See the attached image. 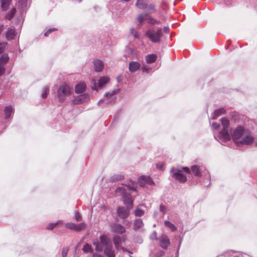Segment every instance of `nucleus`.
<instances>
[{"instance_id": "45", "label": "nucleus", "mask_w": 257, "mask_h": 257, "mask_svg": "<svg viewBox=\"0 0 257 257\" xmlns=\"http://www.w3.org/2000/svg\"><path fill=\"white\" fill-rule=\"evenodd\" d=\"M165 254V252L164 251H159V252H158L157 253H156L155 254V256L154 257H162V256H163Z\"/></svg>"}, {"instance_id": "58", "label": "nucleus", "mask_w": 257, "mask_h": 257, "mask_svg": "<svg viewBox=\"0 0 257 257\" xmlns=\"http://www.w3.org/2000/svg\"><path fill=\"white\" fill-rule=\"evenodd\" d=\"M2 30H3V29H2V27H0V34H1V33L2 32Z\"/></svg>"}, {"instance_id": "51", "label": "nucleus", "mask_w": 257, "mask_h": 257, "mask_svg": "<svg viewBox=\"0 0 257 257\" xmlns=\"http://www.w3.org/2000/svg\"><path fill=\"white\" fill-rule=\"evenodd\" d=\"M165 206H164L163 205H160V211L162 212H163V214L165 213Z\"/></svg>"}, {"instance_id": "22", "label": "nucleus", "mask_w": 257, "mask_h": 257, "mask_svg": "<svg viewBox=\"0 0 257 257\" xmlns=\"http://www.w3.org/2000/svg\"><path fill=\"white\" fill-rule=\"evenodd\" d=\"M86 84L84 82H80L76 85L75 92L77 93H81L85 90Z\"/></svg>"}, {"instance_id": "31", "label": "nucleus", "mask_w": 257, "mask_h": 257, "mask_svg": "<svg viewBox=\"0 0 257 257\" xmlns=\"http://www.w3.org/2000/svg\"><path fill=\"white\" fill-rule=\"evenodd\" d=\"M164 224L166 227L169 228L172 231H174L177 229V227L175 225L169 221H165Z\"/></svg>"}, {"instance_id": "21", "label": "nucleus", "mask_w": 257, "mask_h": 257, "mask_svg": "<svg viewBox=\"0 0 257 257\" xmlns=\"http://www.w3.org/2000/svg\"><path fill=\"white\" fill-rule=\"evenodd\" d=\"M144 226V223L142 219H137L134 221V228L135 230H140Z\"/></svg>"}, {"instance_id": "20", "label": "nucleus", "mask_w": 257, "mask_h": 257, "mask_svg": "<svg viewBox=\"0 0 257 257\" xmlns=\"http://www.w3.org/2000/svg\"><path fill=\"white\" fill-rule=\"evenodd\" d=\"M15 30L13 28H9L6 33V38L9 40L13 39L15 37Z\"/></svg>"}, {"instance_id": "25", "label": "nucleus", "mask_w": 257, "mask_h": 257, "mask_svg": "<svg viewBox=\"0 0 257 257\" xmlns=\"http://www.w3.org/2000/svg\"><path fill=\"white\" fill-rule=\"evenodd\" d=\"M157 56L156 54H150L146 56L145 59L146 62L151 64L155 62L157 59Z\"/></svg>"}, {"instance_id": "4", "label": "nucleus", "mask_w": 257, "mask_h": 257, "mask_svg": "<svg viewBox=\"0 0 257 257\" xmlns=\"http://www.w3.org/2000/svg\"><path fill=\"white\" fill-rule=\"evenodd\" d=\"M100 241L104 246V253L107 257H115V253L113 249L112 243L105 235H102L100 237Z\"/></svg>"}, {"instance_id": "54", "label": "nucleus", "mask_w": 257, "mask_h": 257, "mask_svg": "<svg viewBox=\"0 0 257 257\" xmlns=\"http://www.w3.org/2000/svg\"><path fill=\"white\" fill-rule=\"evenodd\" d=\"M164 31L165 33H168L169 32V28L168 27H165L164 28Z\"/></svg>"}, {"instance_id": "49", "label": "nucleus", "mask_w": 257, "mask_h": 257, "mask_svg": "<svg viewBox=\"0 0 257 257\" xmlns=\"http://www.w3.org/2000/svg\"><path fill=\"white\" fill-rule=\"evenodd\" d=\"M147 8H148V10L149 11V12H151L153 11L154 9V6L153 4L149 5L148 7L147 6Z\"/></svg>"}, {"instance_id": "35", "label": "nucleus", "mask_w": 257, "mask_h": 257, "mask_svg": "<svg viewBox=\"0 0 257 257\" xmlns=\"http://www.w3.org/2000/svg\"><path fill=\"white\" fill-rule=\"evenodd\" d=\"M144 211L139 208L136 209L135 211V214L136 216H142L144 214Z\"/></svg>"}, {"instance_id": "11", "label": "nucleus", "mask_w": 257, "mask_h": 257, "mask_svg": "<svg viewBox=\"0 0 257 257\" xmlns=\"http://www.w3.org/2000/svg\"><path fill=\"white\" fill-rule=\"evenodd\" d=\"M89 96L88 94L85 93L76 97L73 99L72 103L74 104H78L88 100Z\"/></svg>"}, {"instance_id": "55", "label": "nucleus", "mask_w": 257, "mask_h": 257, "mask_svg": "<svg viewBox=\"0 0 257 257\" xmlns=\"http://www.w3.org/2000/svg\"><path fill=\"white\" fill-rule=\"evenodd\" d=\"M92 257H102V255L98 253H94Z\"/></svg>"}, {"instance_id": "26", "label": "nucleus", "mask_w": 257, "mask_h": 257, "mask_svg": "<svg viewBox=\"0 0 257 257\" xmlns=\"http://www.w3.org/2000/svg\"><path fill=\"white\" fill-rule=\"evenodd\" d=\"M124 178V176L121 174H115L110 178V181L114 182L122 180Z\"/></svg>"}, {"instance_id": "16", "label": "nucleus", "mask_w": 257, "mask_h": 257, "mask_svg": "<svg viewBox=\"0 0 257 257\" xmlns=\"http://www.w3.org/2000/svg\"><path fill=\"white\" fill-rule=\"evenodd\" d=\"M93 64L94 66V69L97 72H101L104 68V64L103 62L99 59L94 60Z\"/></svg>"}, {"instance_id": "18", "label": "nucleus", "mask_w": 257, "mask_h": 257, "mask_svg": "<svg viewBox=\"0 0 257 257\" xmlns=\"http://www.w3.org/2000/svg\"><path fill=\"white\" fill-rule=\"evenodd\" d=\"M141 64L138 62L132 61L129 64V71L131 72H135L140 69Z\"/></svg>"}, {"instance_id": "39", "label": "nucleus", "mask_w": 257, "mask_h": 257, "mask_svg": "<svg viewBox=\"0 0 257 257\" xmlns=\"http://www.w3.org/2000/svg\"><path fill=\"white\" fill-rule=\"evenodd\" d=\"M60 222V221H58L57 222L55 223H50L47 226V228L49 230L53 229Z\"/></svg>"}, {"instance_id": "6", "label": "nucleus", "mask_w": 257, "mask_h": 257, "mask_svg": "<svg viewBox=\"0 0 257 257\" xmlns=\"http://www.w3.org/2000/svg\"><path fill=\"white\" fill-rule=\"evenodd\" d=\"M116 193L122 195L123 203L126 207H128L130 209L133 208V200L131 195L126 192V190L124 187H118L116 189Z\"/></svg>"}, {"instance_id": "37", "label": "nucleus", "mask_w": 257, "mask_h": 257, "mask_svg": "<svg viewBox=\"0 0 257 257\" xmlns=\"http://www.w3.org/2000/svg\"><path fill=\"white\" fill-rule=\"evenodd\" d=\"M16 12V9L15 8H13L11 11V12H10V13H9L8 15H7V18L9 20L11 19L13 16L15 15V13Z\"/></svg>"}, {"instance_id": "32", "label": "nucleus", "mask_w": 257, "mask_h": 257, "mask_svg": "<svg viewBox=\"0 0 257 257\" xmlns=\"http://www.w3.org/2000/svg\"><path fill=\"white\" fill-rule=\"evenodd\" d=\"M9 59V56L7 54L5 53L2 55L0 58V63L5 64Z\"/></svg>"}, {"instance_id": "42", "label": "nucleus", "mask_w": 257, "mask_h": 257, "mask_svg": "<svg viewBox=\"0 0 257 257\" xmlns=\"http://www.w3.org/2000/svg\"><path fill=\"white\" fill-rule=\"evenodd\" d=\"M145 19V16H144L143 15H139L137 17V20L140 23H142L144 21Z\"/></svg>"}, {"instance_id": "3", "label": "nucleus", "mask_w": 257, "mask_h": 257, "mask_svg": "<svg viewBox=\"0 0 257 257\" xmlns=\"http://www.w3.org/2000/svg\"><path fill=\"white\" fill-rule=\"evenodd\" d=\"M220 120L223 128L219 133L218 139L221 142H226L231 139V136L228 133L229 121L225 117L222 118Z\"/></svg>"}, {"instance_id": "8", "label": "nucleus", "mask_w": 257, "mask_h": 257, "mask_svg": "<svg viewBox=\"0 0 257 257\" xmlns=\"http://www.w3.org/2000/svg\"><path fill=\"white\" fill-rule=\"evenodd\" d=\"M119 92V89H115L114 90H110L106 93L104 96L106 97L105 103L109 104L115 102L116 99L115 95Z\"/></svg>"}, {"instance_id": "53", "label": "nucleus", "mask_w": 257, "mask_h": 257, "mask_svg": "<svg viewBox=\"0 0 257 257\" xmlns=\"http://www.w3.org/2000/svg\"><path fill=\"white\" fill-rule=\"evenodd\" d=\"M151 238L152 239H157V233L156 232H154L152 234Z\"/></svg>"}, {"instance_id": "2", "label": "nucleus", "mask_w": 257, "mask_h": 257, "mask_svg": "<svg viewBox=\"0 0 257 257\" xmlns=\"http://www.w3.org/2000/svg\"><path fill=\"white\" fill-rule=\"evenodd\" d=\"M190 173L187 167H183L182 169L172 167L170 170L171 176L180 183H184L187 181L186 174Z\"/></svg>"}, {"instance_id": "12", "label": "nucleus", "mask_w": 257, "mask_h": 257, "mask_svg": "<svg viewBox=\"0 0 257 257\" xmlns=\"http://www.w3.org/2000/svg\"><path fill=\"white\" fill-rule=\"evenodd\" d=\"M140 186L145 187L147 185H154V182L150 177L141 176L139 180Z\"/></svg>"}, {"instance_id": "23", "label": "nucleus", "mask_w": 257, "mask_h": 257, "mask_svg": "<svg viewBox=\"0 0 257 257\" xmlns=\"http://www.w3.org/2000/svg\"><path fill=\"white\" fill-rule=\"evenodd\" d=\"M27 5V0H19L18 7L21 12L26 11Z\"/></svg>"}, {"instance_id": "59", "label": "nucleus", "mask_w": 257, "mask_h": 257, "mask_svg": "<svg viewBox=\"0 0 257 257\" xmlns=\"http://www.w3.org/2000/svg\"><path fill=\"white\" fill-rule=\"evenodd\" d=\"M78 1L79 3L81 2L82 1V0H77Z\"/></svg>"}, {"instance_id": "38", "label": "nucleus", "mask_w": 257, "mask_h": 257, "mask_svg": "<svg viewBox=\"0 0 257 257\" xmlns=\"http://www.w3.org/2000/svg\"><path fill=\"white\" fill-rule=\"evenodd\" d=\"M7 44V42L0 43V54L4 51Z\"/></svg>"}, {"instance_id": "10", "label": "nucleus", "mask_w": 257, "mask_h": 257, "mask_svg": "<svg viewBox=\"0 0 257 257\" xmlns=\"http://www.w3.org/2000/svg\"><path fill=\"white\" fill-rule=\"evenodd\" d=\"M109 81V79L108 77L106 76L101 77L98 80V84L97 85L96 81L94 80H93V85L92 86V88L95 90H97V87H102L105 84L108 83Z\"/></svg>"}, {"instance_id": "13", "label": "nucleus", "mask_w": 257, "mask_h": 257, "mask_svg": "<svg viewBox=\"0 0 257 257\" xmlns=\"http://www.w3.org/2000/svg\"><path fill=\"white\" fill-rule=\"evenodd\" d=\"M131 209L128 207H118L117 209L118 215L121 218H125L128 216Z\"/></svg>"}, {"instance_id": "19", "label": "nucleus", "mask_w": 257, "mask_h": 257, "mask_svg": "<svg viewBox=\"0 0 257 257\" xmlns=\"http://www.w3.org/2000/svg\"><path fill=\"white\" fill-rule=\"evenodd\" d=\"M226 112L225 110L223 108L218 109L214 111V112L211 115V118L212 119H215L220 115L225 114Z\"/></svg>"}, {"instance_id": "30", "label": "nucleus", "mask_w": 257, "mask_h": 257, "mask_svg": "<svg viewBox=\"0 0 257 257\" xmlns=\"http://www.w3.org/2000/svg\"><path fill=\"white\" fill-rule=\"evenodd\" d=\"M12 0H1L2 8L6 11L9 6Z\"/></svg>"}, {"instance_id": "41", "label": "nucleus", "mask_w": 257, "mask_h": 257, "mask_svg": "<svg viewBox=\"0 0 257 257\" xmlns=\"http://www.w3.org/2000/svg\"><path fill=\"white\" fill-rule=\"evenodd\" d=\"M5 70V64L0 63V75H2L4 73Z\"/></svg>"}, {"instance_id": "17", "label": "nucleus", "mask_w": 257, "mask_h": 257, "mask_svg": "<svg viewBox=\"0 0 257 257\" xmlns=\"http://www.w3.org/2000/svg\"><path fill=\"white\" fill-rule=\"evenodd\" d=\"M170 242L169 238L166 236H162L160 238V246L164 249H167L170 245Z\"/></svg>"}, {"instance_id": "15", "label": "nucleus", "mask_w": 257, "mask_h": 257, "mask_svg": "<svg viewBox=\"0 0 257 257\" xmlns=\"http://www.w3.org/2000/svg\"><path fill=\"white\" fill-rule=\"evenodd\" d=\"M111 230L118 234H122L125 232V229L119 224H114L111 226Z\"/></svg>"}, {"instance_id": "47", "label": "nucleus", "mask_w": 257, "mask_h": 257, "mask_svg": "<svg viewBox=\"0 0 257 257\" xmlns=\"http://www.w3.org/2000/svg\"><path fill=\"white\" fill-rule=\"evenodd\" d=\"M55 30H56V29L55 28L50 29L47 32H45L44 35L45 36H48L49 34H50L51 32H52Z\"/></svg>"}, {"instance_id": "44", "label": "nucleus", "mask_w": 257, "mask_h": 257, "mask_svg": "<svg viewBox=\"0 0 257 257\" xmlns=\"http://www.w3.org/2000/svg\"><path fill=\"white\" fill-rule=\"evenodd\" d=\"M142 69L143 72H147V73H148L150 70V68L146 65H143V66L142 67Z\"/></svg>"}, {"instance_id": "50", "label": "nucleus", "mask_w": 257, "mask_h": 257, "mask_svg": "<svg viewBox=\"0 0 257 257\" xmlns=\"http://www.w3.org/2000/svg\"><path fill=\"white\" fill-rule=\"evenodd\" d=\"M156 166L160 170H163L164 167V164L162 163H158L156 165Z\"/></svg>"}, {"instance_id": "34", "label": "nucleus", "mask_w": 257, "mask_h": 257, "mask_svg": "<svg viewBox=\"0 0 257 257\" xmlns=\"http://www.w3.org/2000/svg\"><path fill=\"white\" fill-rule=\"evenodd\" d=\"M82 250L85 252H92L93 251L91 245L87 243L83 246Z\"/></svg>"}, {"instance_id": "29", "label": "nucleus", "mask_w": 257, "mask_h": 257, "mask_svg": "<svg viewBox=\"0 0 257 257\" xmlns=\"http://www.w3.org/2000/svg\"><path fill=\"white\" fill-rule=\"evenodd\" d=\"M93 245L95 246V249L97 251H102L104 250V246L103 244L101 243V242L99 243L98 241L97 242H94Z\"/></svg>"}, {"instance_id": "46", "label": "nucleus", "mask_w": 257, "mask_h": 257, "mask_svg": "<svg viewBox=\"0 0 257 257\" xmlns=\"http://www.w3.org/2000/svg\"><path fill=\"white\" fill-rule=\"evenodd\" d=\"M220 127V124L219 123L214 122L212 124V128L215 130H218Z\"/></svg>"}, {"instance_id": "43", "label": "nucleus", "mask_w": 257, "mask_h": 257, "mask_svg": "<svg viewBox=\"0 0 257 257\" xmlns=\"http://www.w3.org/2000/svg\"><path fill=\"white\" fill-rule=\"evenodd\" d=\"M75 219L76 221H79L81 219V216L77 211L75 212Z\"/></svg>"}, {"instance_id": "27", "label": "nucleus", "mask_w": 257, "mask_h": 257, "mask_svg": "<svg viewBox=\"0 0 257 257\" xmlns=\"http://www.w3.org/2000/svg\"><path fill=\"white\" fill-rule=\"evenodd\" d=\"M4 111L6 118L7 119L9 118L13 112V107L12 106H8L6 107Z\"/></svg>"}, {"instance_id": "56", "label": "nucleus", "mask_w": 257, "mask_h": 257, "mask_svg": "<svg viewBox=\"0 0 257 257\" xmlns=\"http://www.w3.org/2000/svg\"><path fill=\"white\" fill-rule=\"evenodd\" d=\"M103 101V100L102 99H100L98 102V105H100V106H101L102 105V103Z\"/></svg>"}, {"instance_id": "36", "label": "nucleus", "mask_w": 257, "mask_h": 257, "mask_svg": "<svg viewBox=\"0 0 257 257\" xmlns=\"http://www.w3.org/2000/svg\"><path fill=\"white\" fill-rule=\"evenodd\" d=\"M48 92H49V87H48L47 86L43 88V91H42V97L43 98H46L47 96V93H48Z\"/></svg>"}, {"instance_id": "24", "label": "nucleus", "mask_w": 257, "mask_h": 257, "mask_svg": "<svg viewBox=\"0 0 257 257\" xmlns=\"http://www.w3.org/2000/svg\"><path fill=\"white\" fill-rule=\"evenodd\" d=\"M136 5L139 9L145 10L147 6V0H138Z\"/></svg>"}, {"instance_id": "57", "label": "nucleus", "mask_w": 257, "mask_h": 257, "mask_svg": "<svg viewBox=\"0 0 257 257\" xmlns=\"http://www.w3.org/2000/svg\"><path fill=\"white\" fill-rule=\"evenodd\" d=\"M130 189L131 190H132L134 191H136V189L134 187H130Z\"/></svg>"}, {"instance_id": "52", "label": "nucleus", "mask_w": 257, "mask_h": 257, "mask_svg": "<svg viewBox=\"0 0 257 257\" xmlns=\"http://www.w3.org/2000/svg\"><path fill=\"white\" fill-rule=\"evenodd\" d=\"M120 249H121L123 252H127L129 253H132V252L131 251L128 250L127 249L123 247H121Z\"/></svg>"}, {"instance_id": "28", "label": "nucleus", "mask_w": 257, "mask_h": 257, "mask_svg": "<svg viewBox=\"0 0 257 257\" xmlns=\"http://www.w3.org/2000/svg\"><path fill=\"white\" fill-rule=\"evenodd\" d=\"M191 171L193 174L195 176H200L201 175L200 172L201 171V169H200L198 166H192L191 167Z\"/></svg>"}, {"instance_id": "40", "label": "nucleus", "mask_w": 257, "mask_h": 257, "mask_svg": "<svg viewBox=\"0 0 257 257\" xmlns=\"http://www.w3.org/2000/svg\"><path fill=\"white\" fill-rule=\"evenodd\" d=\"M131 33L134 36V38H139V34L134 28H132L131 29Z\"/></svg>"}, {"instance_id": "1", "label": "nucleus", "mask_w": 257, "mask_h": 257, "mask_svg": "<svg viewBox=\"0 0 257 257\" xmlns=\"http://www.w3.org/2000/svg\"><path fill=\"white\" fill-rule=\"evenodd\" d=\"M234 143L237 146H249L254 141V137L251 132L244 127L238 126L233 131L231 135Z\"/></svg>"}, {"instance_id": "9", "label": "nucleus", "mask_w": 257, "mask_h": 257, "mask_svg": "<svg viewBox=\"0 0 257 257\" xmlns=\"http://www.w3.org/2000/svg\"><path fill=\"white\" fill-rule=\"evenodd\" d=\"M85 225L86 224L85 222H82L79 224H76L75 223L72 222H69L66 223L65 226L71 230L76 231H79L84 229Z\"/></svg>"}, {"instance_id": "48", "label": "nucleus", "mask_w": 257, "mask_h": 257, "mask_svg": "<svg viewBox=\"0 0 257 257\" xmlns=\"http://www.w3.org/2000/svg\"><path fill=\"white\" fill-rule=\"evenodd\" d=\"M68 252V249L67 248H63L62 251V257H66Z\"/></svg>"}, {"instance_id": "14", "label": "nucleus", "mask_w": 257, "mask_h": 257, "mask_svg": "<svg viewBox=\"0 0 257 257\" xmlns=\"http://www.w3.org/2000/svg\"><path fill=\"white\" fill-rule=\"evenodd\" d=\"M125 240V238L124 237H120L118 235L113 237V242L116 250H120V247H121V243L124 242Z\"/></svg>"}, {"instance_id": "7", "label": "nucleus", "mask_w": 257, "mask_h": 257, "mask_svg": "<svg viewBox=\"0 0 257 257\" xmlns=\"http://www.w3.org/2000/svg\"><path fill=\"white\" fill-rule=\"evenodd\" d=\"M146 35L151 42L155 43H159L163 36L162 29L159 28L157 31L149 29L146 32Z\"/></svg>"}, {"instance_id": "5", "label": "nucleus", "mask_w": 257, "mask_h": 257, "mask_svg": "<svg viewBox=\"0 0 257 257\" xmlns=\"http://www.w3.org/2000/svg\"><path fill=\"white\" fill-rule=\"evenodd\" d=\"M72 89L67 84H63L57 90V97L59 101L63 102L72 93Z\"/></svg>"}, {"instance_id": "33", "label": "nucleus", "mask_w": 257, "mask_h": 257, "mask_svg": "<svg viewBox=\"0 0 257 257\" xmlns=\"http://www.w3.org/2000/svg\"><path fill=\"white\" fill-rule=\"evenodd\" d=\"M146 19L148 23L151 25H154L160 23L159 21H157L150 17L146 18Z\"/></svg>"}]
</instances>
